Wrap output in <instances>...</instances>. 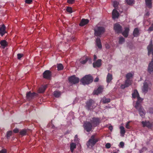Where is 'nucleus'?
Returning a JSON list of instances; mask_svg holds the SVG:
<instances>
[{"label": "nucleus", "mask_w": 153, "mask_h": 153, "mask_svg": "<svg viewBox=\"0 0 153 153\" xmlns=\"http://www.w3.org/2000/svg\"><path fill=\"white\" fill-rule=\"evenodd\" d=\"M100 140V138L97 137L96 134L93 135L87 142L86 144L87 146L88 147H89L90 146L92 147Z\"/></svg>", "instance_id": "1"}, {"label": "nucleus", "mask_w": 153, "mask_h": 153, "mask_svg": "<svg viewBox=\"0 0 153 153\" xmlns=\"http://www.w3.org/2000/svg\"><path fill=\"white\" fill-rule=\"evenodd\" d=\"M132 97L133 98H134L137 97V101L136 103L135 106L137 105V106H142L140 103L143 100V99L140 97L139 93L136 89L134 90V92L132 94Z\"/></svg>", "instance_id": "2"}, {"label": "nucleus", "mask_w": 153, "mask_h": 153, "mask_svg": "<svg viewBox=\"0 0 153 153\" xmlns=\"http://www.w3.org/2000/svg\"><path fill=\"white\" fill-rule=\"evenodd\" d=\"M93 78L90 75H86L80 80L81 82L83 84H88L92 82Z\"/></svg>", "instance_id": "3"}, {"label": "nucleus", "mask_w": 153, "mask_h": 153, "mask_svg": "<svg viewBox=\"0 0 153 153\" xmlns=\"http://www.w3.org/2000/svg\"><path fill=\"white\" fill-rule=\"evenodd\" d=\"M94 35L96 36L101 37L105 32V28L103 27H97L94 29Z\"/></svg>", "instance_id": "4"}, {"label": "nucleus", "mask_w": 153, "mask_h": 153, "mask_svg": "<svg viewBox=\"0 0 153 153\" xmlns=\"http://www.w3.org/2000/svg\"><path fill=\"white\" fill-rule=\"evenodd\" d=\"M96 106L94 101L92 99H90L87 102L85 107L86 109L90 110L94 109Z\"/></svg>", "instance_id": "5"}, {"label": "nucleus", "mask_w": 153, "mask_h": 153, "mask_svg": "<svg viewBox=\"0 0 153 153\" xmlns=\"http://www.w3.org/2000/svg\"><path fill=\"white\" fill-rule=\"evenodd\" d=\"M135 108L138 110L140 116L142 118H144L145 117L146 114L145 110L142 106H135Z\"/></svg>", "instance_id": "6"}, {"label": "nucleus", "mask_w": 153, "mask_h": 153, "mask_svg": "<svg viewBox=\"0 0 153 153\" xmlns=\"http://www.w3.org/2000/svg\"><path fill=\"white\" fill-rule=\"evenodd\" d=\"M90 122L94 127H96L101 122V119L98 117H94L90 120Z\"/></svg>", "instance_id": "7"}, {"label": "nucleus", "mask_w": 153, "mask_h": 153, "mask_svg": "<svg viewBox=\"0 0 153 153\" xmlns=\"http://www.w3.org/2000/svg\"><path fill=\"white\" fill-rule=\"evenodd\" d=\"M68 80L71 83L76 84L79 82V79L78 78L76 77L75 75H73L69 78Z\"/></svg>", "instance_id": "8"}, {"label": "nucleus", "mask_w": 153, "mask_h": 153, "mask_svg": "<svg viewBox=\"0 0 153 153\" xmlns=\"http://www.w3.org/2000/svg\"><path fill=\"white\" fill-rule=\"evenodd\" d=\"M92 126V125L89 122H86L83 125L85 130L88 132H89L91 130Z\"/></svg>", "instance_id": "9"}, {"label": "nucleus", "mask_w": 153, "mask_h": 153, "mask_svg": "<svg viewBox=\"0 0 153 153\" xmlns=\"http://www.w3.org/2000/svg\"><path fill=\"white\" fill-rule=\"evenodd\" d=\"M141 123L143 127H146L148 128L152 129L153 126V122L150 123L149 121H142Z\"/></svg>", "instance_id": "10"}, {"label": "nucleus", "mask_w": 153, "mask_h": 153, "mask_svg": "<svg viewBox=\"0 0 153 153\" xmlns=\"http://www.w3.org/2000/svg\"><path fill=\"white\" fill-rule=\"evenodd\" d=\"M114 29L117 33H121L122 32V27L119 24H115L114 25Z\"/></svg>", "instance_id": "11"}, {"label": "nucleus", "mask_w": 153, "mask_h": 153, "mask_svg": "<svg viewBox=\"0 0 153 153\" xmlns=\"http://www.w3.org/2000/svg\"><path fill=\"white\" fill-rule=\"evenodd\" d=\"M51 72L49 70H46L43 74V78L48 79H50L51 78Z\"/></svg>", "instance_id": "12"}, {"label": "nucleus", "mask_w": 153, "mask_h": 153, "mask_svg": "<svg viewBox=\"0 0 153 153\" xmlns=\"http://www.w3.org/2000/svg\"><path fill=\"white\" fill-rule=\"evenodd\" d=\"M132 80L130 79H126L124 84H122L120 86L121 88L122 89L129 87L132 83Z\"/></svg>", "instance_id": "13"}, {"label": "nucleus", "mask_w": 153, "mask_h": 153, "mask_svg": "<svg viewBox=\"0 0 153 153\" xmlns=\"http://www.w3.org/2000/svg\"><path fill=\"white\" fill-rule=\"evenodd\" d=\"M37 95V94L35 92L31 93L30 91L26 93V97L27 99L30 100L33 99L34 97L36 96Z\"/></svg>", "instance_id": "14"}, {"label": "nucleus", "mask_w": 153, "mask_h": 153, "mask_svg": "<svg viewBox=\"0 0 153 153\" xmlns=\"http://www.w3.org/2000/svg\"><path fill=\"white\" fill-rule=\"evenodd\" d=\"M148 71L150 74H153V58L149 63L148 68Z\"/></svg>", "instance_id": "15"}, {"label": "nucleus", "mask_w": 153, "mask_h": 153, "mask_svg": "<svg viewBox=\"0 0 153 153\" xmlns=\"http://www.w3.org/2000/svg\"><path fill=\"white\" fill-rule=\"evenodd\" d=\"M7 33L5 25L3 24L1 26H0V35L1 36H3Z\"/></svg>", "instance_id": "16"}, {"label": "nucleus", "mask_w": 153, "mask_h": 153, "mask_svg": "<svg viewBox=\"0 0 153 153\" xmlns=\"http://www.w3.org/2000/svg\"><path fill=\"white\" fill-rule=\"evenodd\" d=\"M103 88H104L103 86H99L96 90H95L93 92V94L98 95L102 92Z\"/></svg>", "instance_id": "17"}, {"label": "nucleus", "mask_w": 153, "mask_h": 153, "mask_svg": "<svg viewBox=\"0 0 153 153\" xmlns=\"http://www.w3.org/2000/svg\"><path fill=\"white\" fill-rule=\"evenodd\" d=\"M102 60L101 59H99L93 63V66L94 68L100 67L101 65Z\"/></svg>", "instance_id": "18"}, {"label": "nucleus", "mask_w": 153, "mask_h": 153, "mask_svg": "<svg viewBox=\"0 0 153 153\" xmlns=\"http://www.w3.org/2000/svg\"><path fill=\"white\" fill-rule=\"evenodd\" d=\"M119 13L117 10L114 9L112 12V18L114 19L116 18H118L119 16Z\"/></svg>", "instance_id": "19"}, {"label": "nucleus", "mask_w": 153, "mask_h": 153, "mask_svg": "<svg viewBox=\"0 0 153 153\" xmlns=\"http://www.w3.org/2000/svg\"><path fill=\"white\" fill-rule=\"evenodd\" d=\"M146 6L149 9L152 7V0H145Z\"/></svg>", "instance_id": "20"}, {"label": "nucleus", "mask_w": 153, "mask_h": 153, "mask_svg": "<svg viewBox=\"0 0 153 153\" xmlns=\"http://www.w3.org/2000/svg\"><path fill=\"white\" fill-rule=\"evenodd\" d=\"M89 20L88 19H82L79 24V26H83L88 23Z\"/></svg>", "instance_id": "21"}, {"label": "nucleus", "mask_w": 153, "mask_h": 153, "mask_svg": "<svg viewBox=\"0 0 153 153\" xmlns=\"http://www.w3.org/2000/svg\"><path fill=\"white\" fill-rule=\"evenodd\" d=\"M129 29L128 27L125 28L124 30L121 33L122 35L125 37H127L128 36V34L129 31Z\"/></svg>", "instance_id": "22"}, {"label": "nucleus", "mask_w": 153, "mask_h": 153, "mask_svg": "<svg viewBox=\"0 0 153 153\" xmlns=\"http://www.w3.org/2000/svg\"><path fill=\"white\" fill-rule=\"evenodd\" d=\"M112 75L110 73H108L106 78V81L108 84L110 83L113 79Z\"/></svg>", "instance_id": "23"}, {"label": "nucleus", "mask_w": 153, "mask_h": 153, "mask_svg": "<svg viewBox=\"0 0 153 153\" xmlns=\"http://www.w3.org/2000/svg\"><path fill=\"white\" fill-rule=\"evenodd\" d=\"M140 33L139 29L137 28H135L133 32V36L135 37H137L139 36Z\"/></svg>", "instance_id": "24"}, {"label": "nucleus", "mask_w": 153, "mask_h": 153, "mask_svg": "<svg viewBox=\"0 0 153 153\" xmlns=\"http://www.w3.org/2000/svg\"><path fill=\"white\" fill-rule=\"evenodd\" d=\"M148 83L145 82L143 83V91L145 93L148 91Z\"/></svg>", "instance_id": "25"}, {"label": "nucleus", "mask_w": 153, "mask_h": 153, "mask_svg": "<svg viewBox=\"0 0 153 153\" xmlns=\"http://www.w3.org/2000/svg\"><path fill=\"white\" fill-rule=\"evenodd\" d=\"M48 85H46L39 88L38 90V92L39 93H43L48 87Z\"/></svg>", "instance_id": "26"}, {"label": "nucleus", "mask_w": 153, "mask_h": 153, "mask_svg": "<svg viewBox=\"0 0 153 153\" xmlns=\"http://www.w3.org/2000/svg\"><path fill=\"white\" fill-rule=\"evenodd\" d=\"M0 44L3 49L6 47L8 45V43L5 40H2L0 42Z\"/></svg>", "instance_id": "27"}, {"label": "nucleus", "mask_w": 153, "mask_h": 153, "mask_svg": "<svg viewBox=\"0 0 153 153\" xmlns=\"http://www.w3.org/2000/svg\"><path fill=\"white\" fill-rule=\"evenodd\" d=\"M96 45L99 48H101L102 45L101 44V40L100 38H97L96 40Z\"/></svg>", "instance_id": "28"}, {"label": "nucleus", "mask_w": 153, "mask_h": 153, "mask_svg": "<svg viewBox=\"0 0 153 153\" xmlns=\"http://www.w3.org/2000/svg\"><path fill=\"white\" fill-rule=\"evenodd\" d=\"M120 135L121 137H123L126 133V131L124 127L123 126H121L120 128Z\"/></svg>", "instance_id": "29"}, {"label": "nucleus", "mask_w": 153, "mask_h": 153, "mask_svg": "<svg viewBox=\"0 0 153 153\" xmlns=\"http://www.w3.org/2000/svg\"><path fill=\"white\" fill-rule=\"evenodd\" d=\"M28 129H24L21 130L19 132L20 134L22 136H24L27 135L28 132Z\"/></svg>", "instance_id": "30"}, {"label": "nucleus", "mask_w": 153, "mask_h": 153, "mask_svg": "<svg viewBox=\"0 0 153 153\" xmlns=\"http://www.w3.org/2000/svg\"><path fill=\"white\" fill-rule=\"evenodd\" d=\"M61 93L59 91H54L53 92V96L56 97H59L61 95Z\"/></svg>", "instance_id": "31"}, {"label": "nucleus", "mask_w": 153, "mask_h": 153, "mask_svg": "<svg viewBox=\"0 0 153 153\" xmlns=\"http://www.w3.org/2000/svg\"><path fill=\"white\" fill-rule=\"evenodd\" d=\"M76 147V144L74 143H72L70 144V150L71 152H73L74 149H75Z\"/></svg>", "instance_id": "32"}, {"label": "nucleus", "mask_w": 153, "mask_h": 153, "mask_svg": "<svg viewBox=\"0 0 153 153\" xmlns=\"http://www.w3.org/2000/svg\"><path fill=\"white\" fill-rule=\"evenodd\" d=\"M88 60H89V61L91 62V59L90 58H88L87 56H86L85 57V59L82 61H81L80 63L82 64H85Z\"/></svg>", "instance_id": "33"}, {"label": "nucleus", "mask_w": 153, "mask_h": 153, "mask_svg": "<svg viewBox=\"0 0 153 153\" xmlns=\"http://www.w3.org/2000/svg\"><path fill=\"white\" fill-rule=\"evenodd\" d=\"M148 56H149L151 53H152V58L153 59V48L152 49H151L149 47L148 48Z\"/></svg>", "instance_id": "34"}, {"label": "nucleus", "mask_w": 153, "mask_h": 153, "mask_svg": "<svg viewBox=\"0 0 153 153\" xmlns=\"http://www.w3.org/2000/svg\"><path fill=\"white\" fill-rule=\"evenodd\" d=\"M57 70L58 71L62 70L63 69V66L62 64H59L57 65Z\"/></svg>", "instance_id": "35"}, {"label": "nucleus", "mask_w": 153, "mask_h": 153, "mask_svg": "<svg viewBox=\"0 0 153 153\" xmlns=\"http://www.w3.org/2000/svg\"><path fill=\"white\" fill-rule=\"evenodd\" d=\"M12 131H8L7 133L6 137L7 139H9L10 137L12 135Z\"/></svg>", "instance_id": "36"}, {"label": "nucleus", "mask_w": 153, "mask_h": 153, "mask_svg": "<svg viewBox=\"0 0 153 153\" xmlns=\"http://www.w3.org/2000/svg\"><path fill=\"white\" fill-rule=\"evenodd\" d=\"M125 41V39L123 37H120L119 39V43L120 44H122Z\"/></svg>", "instance_id": "37"}, {"label": "nucleus", "mask_w": 153, "mask_h": 153, "mask_svg": "<svg viewBox=\"0 0 153 153\" xmlns=\"http://www.w3.org/2000/svg\"><path fill=\"white\" fill-rule=\"evenodd\" d=\"M132 74L131 73H128L126 76V79H130L132 77Z\"/></svg>", "instance_id": "38"}, {"label": "nucleus", "mask_w": 153, "mask_h": 153, "mask_svg": "<svg viewBox=\"0 0 153 153\" xmlns=\"http://www.w3.org/2000/svg\"><path fill=\"white\" fill-rule=\"evenodd\" d=\"M111 100L109 98H103V102L104 103H108L110 102Z\"/></svg>", "instance_id": "39"}, {"label": "nucleus", "mask_w": 153, "mask_h": 153, "mask_svg": "<svg viewBox=\"0 0 153 153\" xmlns=\"http://www.w3.org/2000/svg\"><path fill=\"white\" fill-rule=\"evenodd\" d=\"M66 11L68 12L71 13L72 12V8L71 7H68L66 9Z\"/></svg>", "instance_id": "40"}, {"label": "nucleus", "mask_w": 153, "mask_h": 153, "mask_svg": "<svg viewBox=\"0 0 153 153\" xmlns=\"http://www.w3.org/2000/svg\"><path fill=\"white\" fill-rule=\"evenodd\" d=\"M126 1L127 3L129 4L130 5L132 4L133 3V0H125Z\"/></svg>", "instance_id": "41"}, {"label": "nucleus", "mask_w": 153, "mask_h": 153, "mask_svg": "<svg viewBox=\"0 0 153 153\" xmlns=\"http://www.w3.org/2000/svg\"><path fill=\"white\" fill-rule=\"evenodd\" d=\"M152 41H151L150 42V44L147 47V49L148 50V48L149 47L151 49H152L153 48V45H152Z\"/></svg>", "instance_id": "42"}, {"label": "nucleus", "mask_w": 153, "mask_h": 153, "mask_svg": "<svg viewBox=\"0 0 153 153\" xmlns=\"http://www.w3.org/2000/svg\"><path fill=\"white\" fill-rule=\"evenodd\" d=\"M17 58L19 59H20L23 56V54L18 53L17 55Z\"/></svg>", "instance_id": "43"}, {"label": "nucleus", "mask_w": 153, "mask_h": 153, "mask_svg": "<svg viewBox=\"0 0 153 153\" xmlns=\"http://www.w3.org/2000/svg\"><path fill=\"white\" fill-rule=\"evenodd\" d=\"M118 2L117 1H114L113 3V6L115 7H116L118 5Z\"/></svg>", "instance_id": "44"}, {"label": "nucleus", "mask_w": 153, "mask_h": 153, "mask_svg": "<svg viewBox=\"0 0 153 153\" xmlns=\"http://www.w3.org/2000/svg\"><path fill=\"white\" fill-rule=\"evenodd\" d=\"M105 147L107 149H109L111 146V144L109 143H106L105 145Z\"/></svg>", "instance_id": "45"}, {"label": "nucleus", "mask_w": 153, "mask_h": 153, "mask_svg": "<svg viewBox=\"0 0 153 153\" xmlns=\"http://www.w3.org/2000/svg\"><path fill=\"white\" fill-rule=\"evenodd\" d=\"M148 111L151 114H153V108H149Z\"/></svg>", "instance_id": "46"}, {"label": "nucleus", "mask_w": 153, "mask_h": 153, "mask_svg": "<svg viewBox=\"0 0 153 153\" xmlns=\"http://www.w3.org/2000/svg\"><path fill=\"white\" fill-rule=\"evenodd\" d=\"M148 30L150 31H152L153 30V23L152 24L151 26L149 27Z\"/></svg>", "instance_id": "47"}, {"label": "nucleus", "mask_w": 153, "mask_h": 153, "mask_svg": "<svg viewBox=\"0 0 153 153\" xmlns=\"http://www.w3.org/2000/svg\"><path fill=\"white\" fill-rule=\"evenodd\" d=\"M32 2V0H25V2L28 4H30Z\"/></svg>", "instance_id": "48"}, {"label": "nucleus", "mask_w": 153, "mask_h": 153, "mask_svg": "<svg viewBox=\"0 0 153 153\" xmlns=\"http://www.w3.org/2000/svg\"><path fill=\"white\" fill-rule=\"evenodd\" d=\"M19 129H18L17 128H15L13 130V132L14 133H16L19 132Z\"/></svg>", "instance_id": "49"}, {"label": "nucleus", "mask_w": 153, "mask_h": 153, "mask_svg": "<svg viewBox=\"0 0 153 153\" xmlns=\"http://www.w3.org/2000/svg\"><path fill=\"white\" fill-rule=\"evenodd\" d=\"M124 143L123 142H121L120 143V145L121 148H123L124 146Z\"/></svg>", "instance_id": "50"}, {"label": "nucleus", "mask_w": 153, "mask_h": 153, "mask_svg": "<svg viewBox=\"0 0 153 153\" xmlns=\"http://www.w3.org/2000/svg\"><path fill=\"white\" fill-rule=\"evenodd\" d=\"M7 150L5 149H3L1 150L0 151V153H6Z\"/></svg>", "instance_id": "51"}, {"label": "nucleus", "mask_w": 153, "mask_h": 153, "mask_svg": "<svg viewBox=\"0 0 153 153\" xmlns=\"http://www.w3.org/2000/svg\"><path fill=\"white\" fill-rule=\"evenodd\" d=\"M130 123V122H128L126 124V128L128 129L130 128V126H129V123Z\"/></svg>", "instance_id": "52"}, {"label": "nucleus", "mask_w": 153, "mask_h": 153, "mask_svg": "<svg viewBox=\"0 0 153 153\" xmlns=\"http://www.w3.org/2000/svg\"><path fill=\"white\" fill-rule=\"evenodd\" d=\"M74 141L75 142H77V141H78V135H75L74 137Z\"/></svg>", "instance_id": "53"}, {"label": "nucleus", "mask_w": 153, "mask_h": 153, "mask_svg": "<svg viewBox=\"0 0 153 153\" xmlns=\"http://www.w3.org/2000/svg\"><path fill=\"white\" fill-rule=\"evenodd\" d=\"M74 0H68L67 2L69 4H72L74 2Z\"/></svg>", "instance_id": "54"}, {"label": "nucleus", "mask_w": 153, "mask_h": 153, "mask_svg": "<svg viewBox=\"0 0 153 153\" xmlns=\"http://www.w3.org/2000/svg\"><path fill=\"white\" fill-rule=\"evenodd\" d=\"M99 80V79L98 77H96L94 80V82H98Z\"/></svg>", "instance_id": "55"}, {"label": "nucleus", "mask_w": 153, "mask_h": 153, "mask_svg": "<svg viewBox=\"0 0 153 153\" xmlns=\"http://www.w3.org/2000/svg\"><path fill=\"white\" fill-rule=\"evenodd\" d=\"M97 59V57L96 55H94V60H95Z\"/></svg>", "instance_id": "56"}, {"label": "nucleus", "mask_w": 153, "mask_h": 153, "mask_svg": "<svg viewBox=\"0 0 153 153\" xmlns=\"http://www.w3.org/2000/svg\"><path fill=\"white\" fill-rule=\"evenodd\" d=\"M149 12H147L146 14V15L147 16H149Z\"/></svg>", "instance_id": "57"}, {"label": "nucleus", "mask_w": 153, "mask_h": 153, "mask_svg": "<svg viewBox=\"0 0 153 153\" xmlns=\"http://www.w3.org/2000/svg\"><path fill=\"white\" fill-rule=\"evenodd\" d=\"M109 128L110 130H111L113 129L112 127V126H109Z\"/></svg>", "instance_id": "58"}, {"label": "nucleus", "mask_w": 153, "mask_h": 153, "mask_svg": "<svg viewBox=\"0 0 153 153\" xmlns=\"http://www.w3.org/2000/svg\"><path fill=\"white\" fill-rule=\"evenodd\" d=\"M119 150H117V152H113V153H118V152H119Z\"/></svg>", "instance_id": "59"}, {"label": "nucleus", "mask_w": 153, "mask_h": 153, "mask_svg": "<svg viewBox=\"0 0 153 153\" xmlns=\"http://www.w3.org/2000/svg\"><path fill=\"white\" fill-rule=\"evenodd\" d=\"M73 39H75V38H74V37Z\"/></svg>", "instance_id": "60"}, {"label": "nucleus", "mask_w": 153, "mask_h": 153, "mask_svg": "<svg viewBox=\"0 0 153 153\" xmlns=\"http://www.w3.org/2000/svg\"><path fill=\"white\" fill-rule=\"evenodd\" d=\"M109 48L108 47H107V48Z\"/></svg>", "instance_id": "61"}]
</instances>
